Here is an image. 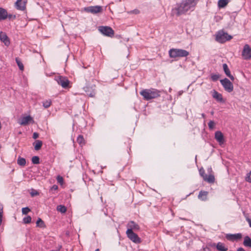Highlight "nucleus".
Listing matches in <instances>:
<instances>
[{
	"label": "nucleus",
	"instance_id": "obj_37",
	"mask_svg": "<svg viewBox=\"0 0 251 251\" xmlns=\"http://www.w3.org/2000/svg\"><path fill=\"white\" fill-rule=\"evenodd\" d=\"M30 211V209L28 207H24L22 209V213L23 214H27L29 211Z\"/></svg>",
	"mask_w": 251,
	"mask_h": 251
},
{
	"label": "nucleus",
	"instance_id": "obj_27",
	"mask_svg": "<svg viewBox=\"0 0 251 251\" xmlns=\"http://www.w3.org/2000/svg\"><path fill=\"white\" fill-rule=\"evenodd\" d=\"M228 2V0H219L218 1V6L220 8L225 7Z\"/></svg>",
	"mask_w": 251,
	"mask_h": 251
},
{
	"label": "nucleus",
	"instance_id": "obj_17",
	"mask_svg": "<svg viewBox=\"0 0 251 251\" xmlns=\"http://www.w3.org/2000/svg\"><path fill=\"white\" fill-rule=\"evenodd\" d=\"M215 139L220 144H223L224 142L223 134L220 131H217L215 133Z\"/></svg>",
	"mask_w": 251,
	"mask_h": 251
},
{
	"label": "nucleus",
	"instance_id": "obj_13",
	"mask_svg": "<svg viewBox=\"0 0 251 251\" xmlns=\"http://www.w3.org/2000/svg\"><path fill=\"white\" fill-rule=\"evenodd\" d=\"M226 237L227 240L233 242L240 240L242 237V235L240 233L236 234H227Z\"/></svg>",
	"mask_w": 251,
	"mask_h": 251
},
{
	"label": "nucleus",
	"instance_id": "obj_44",
	"mask_svg": "<svg viewBox=\"0 0 251 251\" xmlns=\"http://www.w3.org/2000/svg\"><path fill=\"white\" fill-rule=\"evenodd\" d=\"M58 188V187L56 185H53L51 188V190H57Z\"/></svg>",
	"mask_w": 251,
	"mask_h": 251
},
{
	"label": "nucleus",
	"instance_id": "obj_30",
	"mask_svg": "<svg viewBox=\"0 0 251 251\" xmlns=\"http://www.w3.org/2000/svg\"><path fill=\"white\" fill-rule=\"evenodd\" d=\"M16 62L20 70L23 71L24 70V67L20 60L18 58H16Z\"/></svg>",
	"mask_w": 251,
	"mask_h": 251
},
{
	"label": "nucleus",
	"instance_id": "obj_50",
	"mask_svg": "<svg viewBox=\"0 0 251 251\" xmlns=\"http://www.w3.org/2000/svg\"><path fill=\"white\" fill-rule=\"evenodd\" d=\"M83 89H84V91L87 93V89H88V87H84Z\"/></svg>",
	"mask_w": 251,
	"mask_h": 251
},
{
	"label": "nucleus",
	"instance_id": "obj_34",
	"mask_svg": "<svg viewBox=\"0 0 251 251\" xmlns=\"http://www.w3.org/2000/svg\"><path fill=\"white\" fill-rule=\"evenodd\" d=\"M31 222V218L30 216H27L23 219V222L24 224H29Z\"/></svg>",
	"mask_w": 251,
	"mask_h": 251
},
{
	"label": "nucleus",
	"instance_id": "obj_9",
	"mask_svg": "<svg viewBox=\"0 0 251 251\" xmlns=\"http://www.w3.org/2000/svg\"><path fill=\"white\" fill-rule=\"evenodd\" d=\"M242 55L245 60H249L251 58V48L248 44H246L244 46Z\"/></svg>",
	"mask_w": 251,
	"mask_h": 251
},
{
	"label": "nucleus",
	"instance_id": "obj_35",
	"mask_svg": "<svg viewBox=\"0 0 251 251\" xmlns=\"http://www.w3.org/2000/svg\"><path fill=\"white\" fill-rule=\"evenodd\" d=\"M220 77V75H219L216 74H212L211 75V79L214 81H217Z\"/></svg>",
	"mask_w": 251,
	"mask_h": 251
},
{
	"label": "nucleus",
	"instance_id": "obj_7",
	"mask_svg": "<svg viewBox=\"0 0 251 251\" xmlns=\"http://www.w3.org/2000/svg\"><path fill=\"white\" fill-rule=\"evenodd\" d=\"M126 234L127 237L133 242L136 244H139L141 242V238L131 229H127L126 231Z\"/></svg>",
	"mask_w": 251,
	"mask_h": 251
},
{
	"label": "nucleus",
	"instance_id": "obj_32",
	"mask_svg": "<svg viewBox=\"0 0 251 251\" xmlns=\"http://www.w3.org/2000/svg\"><path fill=\"white\" fill-rule=\"evenodd\" d=\"M51 103V100H46V101H44L43 102V106L45 108H48V107H49L50 106Z\"/></svg>",
	"mask_w": 251,
	"mask_h": 251
},
{
	"label": "nucleus",
	"instance_id": "obj_29",
	"mask_svg": "<svg viewBox=\"0 0 251 251\" xmlns=\"http://www.w3.org/2000/svg\"><path fill=\"white\" fill-rule=\"evenodd\" d=\"M77 142L80 145H83L85 144L84 139L82 135H79L77 138Z\"/></svg>",
	"mask_w": 251,
	"mask_h": 251
},
{
	"label": "nucleus",
	"instance_id": "obj_18",
	"mask_svg": "<svg viewBox=\"0 0 251 251\" xmlns=\"http://www.w3.org/2000/svg\"><path fill=\"white\" fill-rule=\"evenodd\" d=\"M223 69L224 72L226 75L228 76L231 80L233 81L234 80V76L231 75L230 71L228 68V66L225 63L223 65Z\"/></svg>",
	"mask_w": 251,
	"mask_h": 251
},
{
	"label": "nucleus",
	"instance_id": "obj_45",
	"mask_svg": "<svg viewBox=\"0 0 251 251\" xmlns=\"http://www.w3.org/2000/svg\"><path fill=\"white\" fill-rule=\"evenodd\" d=\"M246 219L247 221L248 222L250 226L251 227V219H250L248 217H246Z\"/></svg>",
	"mask_w": 251,
	"mask_h": 251
},
{
	"label": "nucleus",
	"instance_id": "obj_52",
	"mask_svg": "<svg viewBox=\"0 0 251 251\" xmlns=\"http://www.w3.org/2000/svg\"><path fill=\"white\" fill-rule=\"evenodd\" d=\"M95 251H99V249H97L95 250Z\"/></svg>",
	"mask_w": 251,
	"mask_h": 251
},
{
	"label": "nucleus",
	"instance_id": "obj_11",
	"mask_svg": "<svg viewBox=\"0 0 251 251\" xmlns=\"http://www.w3.org/2000/svg\"><path fill=\"white\" fill-rule=\"evenodd\" d=\"M27 0H17L15 3V7L19 10L24 11L26 9Z\"/></svg>",
	"mask_w": 251,
	"mask_h": 251
},
{
	"label": "nucleus",
	"instance_id": "obj_31",
	"mask_svg": "<svg viewBox=\"0 0 251 251\" xmlns=\"http://www.w3.org/2000/svg\"><path fill=\"white\" fill-rule=\"evenodd\" d=\"M32 163L34 164H38L40 163V158L37 156H34L32 157Z\"/></svg>",
	"mask_w": 251,
	"mask_h": 251
},
{
	"label": "nucleus",
	"instance_id": "obj_4",
	"mask_svg": "<svg viewBox=\"0 0 251 251\" xmlns=\"http://www.w3.org/2000/svg\"><path fill=\"white\" fill-rule=\"evenodd\" d=\"M232 38V37L231 35H228L227 32H224L223 30L219 31L216 36V40L220 43H224Z\"/></svg>",
	"mask_w": 251,
	"mask_h": 251
},
{
	"label": "nucleus",
	"instance_id": "obj_40",
	"mask_svg": "<svg viewBox=\"0 0 251 251\" xmlns=\"http://www.w3.org/2000/svg\"><path fill=\"white\" fill-rule=\"evenodd\" d=\"M57 180L58 182L61 184H63V178L60 176H57Z\"/></svg>",
	"mask_w": 251,
	"mask_h": 251
},
{
	"label": "nucleus",
	"instance_id": "obj_2",
	"mask_svg": "<svg viewBox=\"0 0 251 251\" xmlns=\"http://www.w3.org/2000/svg\"><path fill=\"white\" fill-rule=\"evenodd\" d=\"M140 93L146 100L156 98L160 96V91L155 89H144Z\"/></svg>",
	"mask_w": 251,
	"mask_h": 251
},
{
	"label": "nucleus",
	"instance_id": "obj_1",
	"mask_svg": "<svg viewBox=\"0 0 251 251\" xmlns=\"http://www.w3.org/2000/svg\"><path fill=\"white\" fill-rule=\"evenodd\" d=\"M199 0H183L179 6L173 9V14L177 16L185 14L188 10L194 9Z\"/></svg>",
	"mask_w": 251,
	"mask_h": 251
},
{
	"label": "nucleus",
	"instance_id": "obj_42",
	"mask_svg": "<svg viewBox=\"0 0 251 251\" xmlns=\"http://www.w3.org/2000/svg\"><path fill=\"white\" fill-rule=\"evenodd\" d=\"M30 194H31V196L32 197H34V196L38 195H39V193L37 191H36L35 190H34L33 191H32L30 193Z\"/></svg>",
	"mask_w": 251,
	"mask_h": 251
},
{
	"label": "nucleus",
	"instance_id": "obj_10",
	"mask_svg": "<svg viewBox=\"0 0 251 251\" xmlns=\"http://www.w3.org/2000/svg\"><path fill=\"white\" fill-rule=\"evenodd\" d=\"M84 10L88 13L97 14L102 12V8L100 6H91L84 8Z\"/></svg>",
	"mask_w": 251,
	"mask_h": 251
},
{
	"label": "nucleus",
	"instance_id": "obj_23",
	"mask_svg": "<svg viewBox=\"0 0 251 251\" xmlns=\"http://www.w3.org/2000/svg\"><path fill=\"white\" fill-rule=\"evenodd\" d=\"M216 248L219 251H227L228 249L225 247L223 243L219 242L216 245Z\"/></svg>",
	"mask_w": 251,
	"mask_h": 251
},
{
	"label": "nucleus",
	"instance_id": "obj_20",
	"mask_svg": "<svg viewBox=\"0 0 251 251\" xmlns=\"http://www.w3.org/2000/svg\"><path fill=\"white\" fill-rule=\"evenodd\" d=\"M212 93V97L216 99L218 101L223 102V99L221 94L219 93L216 90H214Z\"/></svg>",
	"mask_w": 251,
	"mask_h": 251
},
{
	"label": "nucleus",
	"instance_id": "obj_26",
	"mask_svg": "<svg viewBox=\"0 0 251 251\" xmlns=\"http://www.w3.org/2000/svg\"><path fill=\"white\" fill-rule=\"evenodd\" d=\"M17 163L20 166H24L26 164V160L25 158L19 156L17 160Z\"/></svg>",
	"mask_w": 251,
	"mask_h": 251
},
{
	"label": "nucleus",
	"instance_id": "obj_6",
	"mask_svg": "<svg viewBox=\"0 0 251 251\" xmlns=\"http://www.w3.org/2000/svg\"><path fill=\"white\" fill-rule=\"evenodd\" d=\"M55 80L58 84L61 85L63 88L66 89L69 87L70 81L67 77L61 75L55 76Z\"/></svg>",
	"mask_w": 251,
	"mask_h": 251
},
{
	"label": "nucleus",
	"instance_id": "obj_15",
	"mask_svg": "<svg viewBox=\"0 0 251 251\" xmlns=\"http://www.w3.org/2000/svg\"><path fill=\"white\" fill-rule=\"evenodd\" d=\"M32 121L33 122V119L29 115L22 118L18 123L21 125L26 126L29 123Z\"/></svg>",
	"mask_w": 251,
	"mask_h": 251
},
{
	"label": "nucleus",
	"instance_id": "obj_3",
	"mask_svg": "<svg viewBox=\"0 0 251 251\" xmlns=\"http://www.w3.org/2000/svg\"><path fill=\"white\" fill-rule=\"evenodd\" d=\"M169 56L171 58L186 57L189 54V52L183 49H171L169 51Z\"/></svg>",
	"mask_w": 251,
	"mask_h": 251
},
{
	"label": "nucleus",
	"instance_id": "obj_43",
	"mask_svg": "<svg viewBox=\"0 0 251 251\" xmlns=\"http://www.w3.org/2000/svg\"><path fill=\"white\" fill-rule=\"evenodd\" d=\"M39 137V134L37 132H34L33 134V138L34 139H37Z\"/></svg>",
	"mask_w": 251,
	"mask_h": 251
},
{
	"label": "nucleus",
	"instance_id": "obj_36",
	"mask_svg": "<svg viewBox=\"0 0 251 251\" xmlns=\"http://www.w3.org/2000/svg\"><path fill=\"white\" fill-rule=\"evenodd\" d=\"M199 173H200V176L203 178V179L204 178V177H205V176H206V174H205V171L204 170L201 168L200 170H199Z\"/></svg>",
	"mask_w": 251,
	"mask_h": 251
},
{
	"label": "nucleus",
	"instance_id": "obj_14",
	"mask_svg": "<svg viewBox=\"0 0 251 251\" xmlns=\"http://www.w3.org/2000/svg\"><path fill=\"white\" fill-rule=\"evenodd\" d=\"M127 229H131L132 231H139L140 230L139 226L133 221L129 222L127 225Z\"/></svg>",
	"mask_w": 251,
	"mask_h": 251
},
{
	"label": "nucleus",
	"instance_id": "obj_46",
	"mask_svg": "<svg viewBox=\"0 0 251 251\" xmlns=\"http://www.w3.org/2000/svg\"><path fill=\"white\" fill-rule=\"evenodd\" d=\"M87 94L90 97H93L95 95V93L94 91L90 92V93H87Z\"/></svg>",
	"mask_w": 251,
	"mask_h": 251
},
{
	"label": "nucleus",
	"instance_id": "obj_51",
	"mask_svg": "<svg viewBox=\"0 0 251 251\" xmlns=\"http://www.w3.org/2000/svg\"><path fill=\"white\" fill-rule=\"evenodd\" d=\"M201 116L202 117L204 118L205 117V114H201Z\"/></svg>",
	"mask_w": 251,
	"mask_h": 251
},
{
	"label": "nucleus",
	"instance_id": "obj_8",
	"mask_svg": "<svg viewBox=\"0 0 251 251\" xmlns=\"http://www.w3.org/2000/svg\"><path fill=\"white\" fill-rule=\"evenodd\" d=\"M220 82L225 90L227 92L230 93L233 90V84L227 78H225L223 79L220 80Z\"/></svg>",
	"mask_w": 251,
	"mask_h": 251
},
{
	"label": "nucleus",
	"instance_id": "obj_21",
	"mask_svg": "<svg viewBox=\"0 0 251 251\" xmlns=\"http://www.w3.org/2000/svg\"><path fill=\"white\" fill-rule=\"evenodd\" d=\"M8 14L6 10L3 8L0 7V21L6 19Z\"/></svg>",
	"mask_w": 251,
	"mask_h": 251
},
{
	"label": "nucleus",
	"instance_id": "obj_12",
	"mask_svg": "<svg viewBox=\"0 0 251 251\" xmlns=\"http://www.w3.org/2000/svg\"><path fill=\"white\" fill-rule=\"evenodd\" d=\"M207 171L209 174L208 175H206L204 177L203 180L209 183H213L215 182V177L212 168H208Z\"/></svg>",
	"mask_w": 251,
	"mask_h": 251
},
{
	"label": "nucleus",
	"instance_id": "obj_38",
	"mask_svg": "<svg viewBox=\"0 0 251 251\" xmlns=\"http://www.w3.org/2000/svg\"><path fill=\"white\" fill-rule=\"evenodd\" d=\"M245 179L247 181L251 183V171L247 174Z\"/></svg>",
	"mask_w": 251,
	"mask_h": 251
},
{
	"label": "nucleus",
	"instance_id": "obj_19",
	"mask_svg": "<svg viewBox=\"0 0 251 251\" xmlns=\"http://www.w3.org/2000/svg\"><path fill=\"white\" fill-rule=\"evenodd\" d=\"M208 192L205 191H201L198 195V199L202 201H206L207 200Z\"/></svg>",
	"mask_w": 251,
	"mask_h": 251
},
{
	"label": "nucleus",
	"instance_id": "obj_5",
	"mask_svg": "<svg viewBox=\"0 0 251 251\" xmlns=\"http://www.w3.org/2000/svg\"><path fill=\"white\" fill-rule=\"evenodd\" d=\"M98 30L104 36L109 37H113L114 35V31L110 26H100L99 27Z\"/></svg>",
	"mask_w": 251,
	"mask_h": 251
},
{
	"label": "nucleus",
	"instance_id": "obj_48",
	"mask_svg": "<svg viewBox=\"0 0 251 251\" xmlns=\"http://www.w3.org/2000/svg\"><path fill=\"white\" fill-rule=\"evenodd\" d=\"M237 251H246L244 249H243V248L242 247H240V248H239L237 250Z\"/></svg>",
	"mask_w": 251,
	"mask_h": 251
},
{
	"label": "nucleus",
	"instance_id": "obj_33",
	"mask_svg": "<svg viewBox=\"0 0 251 251\" xmlns=\"http://www.w3.org/2000/svg\"><path fill=\"white\" fill-rule=\"evenodd\" d=\"M3 205L0 203V226L1 225L3 216Z\"/></svg>",
	"mask_w": 251,
	"mask_h": 251
},
{
	"label": "nucleus",
	"instance_id": "obj_41",
	"mask_svg": "<svg viewBox=\"0 0 251 251\" xmlns=\"http://www.w3.org/2000/svg\"><path fill=\"white\" fill-rule=\"evenodd\" d=\"M139 13H140V11L138 9H134L133 10H131L129 12H128V13L134 14H138Z\"/></svg>",
	"mask_w": 251,
	"mask_h": 251
},
{
	"label": "nucleus",
	"instance_id": "obj_39",
	"mask_svg": "<svg viewBox=\"0 0 251 251\" xmlns=\"http://www.w3.org/2000/svg\"><path fill=\"white\" fill-rule=\"evenodd\" d=\"M208 127L209 129H212L214 128L215 126V123L213 121H210L208 124Z\"/></svg>",
	"mask_w": 251,
	"mask_h": 251
},
{
	"label": "nucleus",
	"instance_id": "obj_28",
	"mask_svg": "<svg viewBox=\"0 0 251 251\" xmlns=\"http://www.w3.org/2000/svg\"><path fill=\"white\" fill-rule=\"evenodd\" d=\"M57 210L61 213H65L67 211V208L64 205H59L57 206Z\"/></svg>",
	"mask_w": 251,
	"mask_h": 251
},
{
	"label": "nucleus",
	"instance_id": "obj_24",
	"mask_svg": "<svg viewBox=\"0 0 251 251\" xmlns=\"http://www.w3.org/2000/svg\"><path fill=\"white\" fill-rule=\"evenodd\" d=\"M43 145V142L40 140H36L34 143L33 145L34 146V149L36 151L39 150Z\"/></svg>",
	"mask_w": 251,
	"mask_h": 251
},
{
	"label": "nucleus",
	"instance_id": "obj_22",
	"mask_svg": "<svg viewBox=\"0 0 251 251\" xmlns=\"http://www.w3.org/2000/svg\"><path fill=\"white\" fill-rule=\"evenodd\" d=\"M243 245L246 247L251 248V239L249 236H246L244 237Z\"/></svg>",
	"mask_w": 251,
	"mask_h": 251
},
{
	"label": "nucleus",
	"instance_id": "obj_49",
	"mask_svg": "<svg viewBox=\"0 0 251 251\" xmlns=\"http://www.w3.org/2000/svg\"><path fill=\"white\" fill-rule=\"evenodd\" d=\"M203 251H210L209 248H204Z\"/></svg>",
	"mask_w": 251,
	"mask_h": 251
},
{
	"label": "nucleus",
	"instance_id": "obj_25",
	"mask_svg": "<svg viewBox=\"0 0 251 251\" xmlns=\"http://www.w3.org/2000/svg\"><path fill=\"white\" fill-rule=\"evenodd\" d=\"M36 226L41 228H45L46 225L44 222L39 218L36 222Z\"/></svg>",
	"mask_w": 251,
	"mask_h": 251
},
{
	"label": "nucleus",
	"instance_id": "obj_47",
	"mask_svg": "<svg viewBox=\"0 0 251 251\" xmlns=\"http://www.w3.org/2000/svg\"><path fill=\"white\" fill-rule=\"evenodd\" d=\"M7 17L9 19H11V18L15 19L16 18V16L15 15H12V14H9V15H8Z\"/></svg>",
	"mask_w": 251,
	"mask_h": 251
},
{
	"label": "nucleus",
	"instance_id": "obj_16",
	"mask_svg": "<svg viewBox=\"0 0 251 251\" xmlns=\"http://www.w3.org/2000/svg\"><path fill=\"white\" fill-rule=\"evenodd\" d=\"M0 40L3 42L6 46H8L10 45V41L9 38L5 33L0 31Z\"/></svg>",
	"mask_w": 251,
	"mask_h": 251
}]
</instances>
